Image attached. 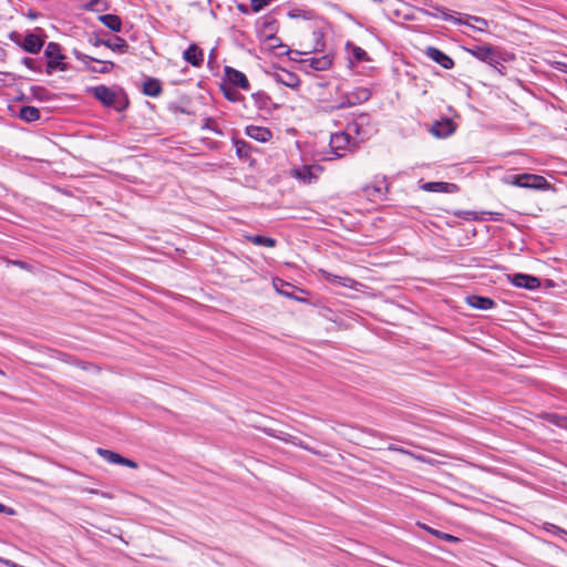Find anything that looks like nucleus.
Returning a JSON list of instances; mask_svg holds the SVG:
<instances>
[{
    "label": "nucleus",
    "instance_id": "nucleus-1",
    "mask_svg": "<svg viewBox=\"0 0 567 567\" xmlns=\"http://www.w3.org/2000/svg\"><path fill=\"white\" fill-rule=\"evenodd\" d=\"M466 51L478 61L488 65H497L501 64V62H509L515 58L513 53L491 44L473 45L472 48H466Z\"/></svg>",
    "mask_w": 567,
    "mask_h": 567
},
{
    "label": "nucleus",
    "instance_id": "nucleus-2",
    "mask_svg": "<svg viewBox=\"0 0 567 567\" xmlns=\"http://www.w3.org/2000/svg\"><path fill=\"white\" fill-rule=\"evenodd\" d=\"M433 9L436 12H426V14L434 18H441L444 21H451L454 24H466L481 32L485 31L488 25L487 20L481 17L470 14H464V18L461 14L455 17L454 14H451L446 8L439 6L433 7Z\"/></svg>",
    "mask_w": 567,
    "mask_h": 567
},
{
    "label": "nucleus",
    "instance_id": "nucleus-3",
    "mask_svg": "<svg viewBox=\"0 0 567 567\" xmlns=\"http://www.w3.org/2000/svg\"><path fill=\"white\" fill-rule=\"evenodd\" d=\"M346 130L350 134L357 144L368 140L372 134L371 118L367 113H360L350 122H348Z\"/></svg>",
    "mask_w": 567,
    "mask_h": 567
},
{
    "label": "nucleus",
    "instance_id": "nucleus-4",
    "mask_svg": "<svg viewBox=\"0 0 567 567\" xmlns=\"http://www.w3.org/2000/svg\"><path fill=\"white\" fill-rule=\"evenodd\" d=\"M87 92L91 93L104 106L114 107L117 111L123 110L127 103L125 102L122 104L120 101V94L113 89L103 84L89 87Z\"/></svg>",
    "mask_w": 567,
    "mask_h": 567
},
{
    "label": "nucleus",
    "instance_id": "nucleus-5",
    "mask_svg": "<svg viewBox=\"0 0 567 567\" xmlns=\"http://www.w3.org/2000/svg\"><path fill=\"white\" fill-rule=\"evenodd\" d=\"M73 54L76 60L81 61L85 65L87 71L93 73H110L115 66V64L112 61H103L95 59L91 55L82 53L76 49L73 50Z\"/></svg>",
    "mask_w": 567,
    "mask_h": 567
},
{
    "label": "nucleus",
    "instance_id": "nucleus-6",
    "mask_svg": "<svg viewBox=\"0 0 567 567\" xmlns=\"http://www.w3.org/2000/svg\"><path fill=\"white\" fill-rule=\"evenodd\" d=\"M513 185L522 187V188H530V189H548L550 187L549 183L544 176L536 174H518L512 177Z\"/></svg>",
    "mask_w": 567,
    "mask_h": 567
},
{
    "label": "nucleus",
    "instance_id": "nucleus-7",
    "mask_svg": "<svg viewBox=\"0 0 567 567\" xmlns=\"http://www.w3.org/2000/svg\"><path fill=\"white\" fill-rule=\"evenodd\" d=\"M322 173L320 165H301L291 169V176L303 184H312Z\"/></svg>",
    "mask_w": 567,
    "mask_h": 567
},
{
    "label": "nucleus",
    "instance_id": "nucleus-8",
    "mask_svg": "<svg viewBox=\"0 0 567 567\" xmlns=\"http://www.w3.org/2000/svg\"><path fill=\"white\" fill-rule=\"evenodd\" d=\"M357 142L353 137L348 134V131L344 128L342 132L333 133L330 137V147L338 157H341L343 154L341 152L349 150L351 146H357Z\"/></svg>",
    "mask_w": 567,
    "mask_h": 567
},
{
    "label": "nucleus",
    "instance_id": "nucleus-9",
    "mask_svg": "<svg viewBox=\"0 0 567 567\" xmlns=\"http://www.w3.org/2000/svg\"><path fill=\"white\" fill-rule=\"evenodd\" d=\"M13 37L19 38V34L12 33L11 39L25 52L37 54L41 51L44 40L33 32H28L22 42L14 40Z\"/></svg>",
    "mask_w": 567,
    "mask_h": 567
},
{
    "label": "nucleus",
    "instance_id": "nucleus-10",
    "mask_svg": "<svg viewBox=\"0 0 567 567\" xmlns=\"http://www.w3.org/2000/svg\"><path fill=\"white\" fill-rule=\"evenodd\" d=\"M389 184L386 183L385 176L375 177L371 185L363 187V194L371 200L383 199L388 193Z\"/></svg>",
    "mask_w": 567,
    "mask_h": 567
},
{
    "label": "nucleus",
    "instance_id": "nucleus-11",
    "mask_svg": "<svg viewBox=\"0 0 567 567\" xmlns=\"http://www.w3.org/2000/svg\"><path fill=\"white\" fill-rule=\"evenodd\" d=\"M90 43L94 47L104 45L117 53H126L130 49V45L126 42V40L117 35L109 40L94 37L90 39Z\"/></svg>",
    "mask_w": 567,
    "mask_h": 567
},
{
    "label": "nucleus",
    "instance_id": "nucleus-12",
    "mask_svg": "<svg viewBox=\"0 0 567 567\" xmlns=\"http://www.w3.org/2000/svg\"><path fill=\"white\" fill-rule=\"evenodd\" d=\"M225 79L234 87L248 91L250 85L247 76L241 71H238L231 66H225Z\"/></svg>",
    "mask_w": 567,
    "mask_h": 567
},
{
    "label": "nucleus",
    "instance_id": "nucleus-13",
    "mask_svg": "<svg viewBox=\"0 0 567 567\" xmlns=\"http://www.w3.org/2000/svg\"><path fill=\"white\" fill-rule=\"evenodd\" d=\"M97 454L101 457H103L106 462H109L111 464L124 465V466H127L130 468H137L138 467L137 463L134 462L133 460L123 457L118 453H115V452L106 450V449L99 447L97 449Z\"/></svg>",
    "mask_w": 567,
    "mask_h": 567
},
{
    "label": "nucleus",
    "instance_id": "nucleus-14",
    "mask_svg": "<svg viewBox=\"0 0 567 567\" xmlns=\"http://www.w3.org/2000/svg\"><path fill=\"white\" fill-rule=\"evenodd\" d=\"M425 54L427 58L440 64L445 70H451L454 68L453 59L435 47H427Z\"/></svg>",
    "mask_w": 567,
    "mask_h": 567
},
{
    "label": "nucleus",
    "instance_id": "nucleus-15",
    "mask_svg": "<svg viewBox=\"0 0 567 567\" xmlns=\"http://www.w3.org/2000/svg\"><path fill=\"white\" fill-rule=\"evenodd\" d=\"M509 280L514 286L528 290H535L540 286L537 277L526 274H514L509 276Z\"/></svg>",
    "mask_w": 567,
    "mask_h": 567
},
{
    "label": "nucleus",
    "instance_id": "nucleus-16",
    "mask_svg": "<svg viewBox=\"0 0 567 567\" xmlns=\"http://www.w3.org/2000/svg\"><path fill=\"white\" fill-rule=\"evenodd\" d=\"M455 131V124L451 118H443L442 121H436L432 125L430 132L440 138H444L453 134Z\"/></svg>",
    "mask_w": 567,
    "mask_h": 567
},
{
    "label": "nucleus",
    "instance_id": "nucleus-17",
    "mask_svg": "<svg viewBox=\"0 0 567 567\" xmlns=\"http://www.w3.org/2000/svg\"><path fill=\"white\" fill-rule=\"evenodd\" d=\"M421 189L431 193L453 194L458 190V186L454 183L446 182H427L421 185Z\"/></svg>",
    "mask_w": 567,
    "mask_h": 567
},
{
    "label": "nucleus",
    "instance_id": "nucleus-18",
    "mask_svg": "<svg viewBox=\"0 0 567 567\" xmlns=\"http://www.w3.org/2000/svg\"><path fill=\"white\" fill-rule=\"evenodd\" d=\"M274 80L287 87L296 89L300 85L299 76L290 71L281 70L272 74Z\"/></svg>",
    "mask_w": 567,
    "mask_h": 567
},
{
    "label": "nucleus",
    "instance_id": "nucleus-19",
    "mask_svg": "<svg viewBox=\"0 0 567 567\" xmlns=\"http://www.w3.org/2000/svg\"><path fill=\"white\" fill-rule=\"evenodd\" d=\"M183 59L193 66H200L204 62V52L197 44H190L184 52Z\"/></svg>",
    "mask_w": 567,
    "mask_h": 567
},
{
    "label": "nucleus",
    "instance_id": "nucleus-20",
    "mask_svg": "<svg viewBox=\"0 0 567 567\" xmlns=\"http://www.w3.org/2000/svg\"><path fill=\"white\" fill-rule=\"evenodd\" d=\"M466 303L475 309L488 310L495 307V301L488 297L478 295H468L465 298Z\"/></svg>",
    "mask_w": 567,
    "mask_h": 567
},
{
    "label": "nucleus",
    "instance_id": "nucleus-21",
    "mask_svg": "<svg viewBox=\"0 0 567 567\" xmlns=\"http://www.w3.org/2000/svg\"><path fill=\"white\" fill-rule=\"evenodd\" d=\"M246 134L258 142H267L271 138L272 133L270 130L256 125H248L246 127Z\"/></svg>",
    "mask_w": 567,
    "mask_h": 567
},
{
    "label": "nucleus",
    "instance_id": "nucleus-22",
    "mask_svg": "<svg viewBox=\"0 0 567 567\" xmlns=\"http://www.w3.org/2000/svg\"><path fill=\"white\" fill-rule=\"evenodd\" d=\"M303 62L309 63V66L316 71H326L332 64V60L328 54L319 58L306 59Z\"/></svg>",
    "mask_w": 567,
    "mask_h": 567
},
{
    "label": "nucleus",
    "instance_id": "nucleus-23",
    "mask_svg": "<svg viewBox=\"0 0 567 567\" xmlns=\"http://www.w3.org/2000/svg\"><path fill=\"white\" fill-rule=\"evenodd\" d=\"M99 21L113 32H120L122 30V20L116 14H101L99 16Z\"/></svg>",
    "mask_w": 567,
    "mask_h": 567
},
{
    "label": "nucleus",
    "instance_id": "nucleus-24",
    "mask_svg": "<svg viewBox=\"0 0 567 567\" xmlns=\"http://www.w3.org/2000/svg\"><path fill=\"white\" fill-rule=\"evenodd\" d=\"M162 91V83L157 79L150 78L143 84V93L147 96L156 97Z\"/></svg>",
    "mask_w": 567,
    "mask_h": 567
},
{
    "label": "nucleus",
    "instance_id": "nucleus-25",
    "mask_svg": "<svg viewBox=\"0 0 567 567\" xmlns=\"http://www.w3.org/2000/svg\"><path fill=\"white\" fill-rule=\"evenodd\" d=\"M44 55L47 56L48 61H60L65 58L62 53L61 45L56 42H49L47 44Z\"/></svg>",
    "mask_w": 567,
    "mask_h": 567
},
{
    "label": "nucleus",
    "instance_id": "nucleus-26",
    "mask_svg": "<svg viewBox=\"0 0 567 567\" xmlns=\"http://www.w3.org/2000/svg\"><path fill=\"white\" fill-rule=\"evenodd\" d=\"M348 95L352 101L353 105L362 104L371 97V91L367 87H355L349 92Z\"/></svg>",
    "mask_w": 567,
    "mask_h": 567
},
{
    "label": "nucleus",
    "instance_id": "nucleus-27",
    "mask_svg": "<svg viewBox=\"0 0 567 567\" xmlns=\"http://www.w3.org/2000/svg\"><path fill=\"white\" fill-rule=\"evenodd\" d=\"M19 116L25 122H34L40 118V111L34 106L24 105L20 109Z\"/></svg>",
    "mask_w": 567,
    "mask_h": 567
},
{
    "label": "nucleus",
    "instance_id": "nucleus-28",
    "mask_svg": "<svg viewBox=\"0 0 567 567\" xmlns=\"http://www.w3.org/2000/svg\"><path fill=\"white\" fill-rule=\"evenodd\" d=\"M544 420L557 427L567 430V415L558 413H546L544 415Z\"/></svg>",
    "mask_w": 567,
    "mask_h": 567
},
{
    "label": "nucleus",
    "instance_id": "nucleus-29",
    "mask_svg": "<svg viewBox=\"0 0 567 567\" xmlns=\"http://www.w3.org/2000/svg\"><path fill=\"white\" fill-rule=\"evenodd\" d=\"M247 240L257 246L275 247L276 239L262 235H249L246 237Z\"/></svg>",
    "mask_w": 567,
    "mask_h": 567
},
{
    "label": "nucleus",
    "instance_id": "nucleus-30",
    "mask_svg": "<svg viewBox=\"0 0 567 567\" xmlns=\"http://www.w3.org/2000/svg\"><path fill=\"white\" fill-rule=\"evenodd\" d=\"M312 50L315 52H323L326 48L324 33L321 29H315L312 31Z\"/></svg>",
    "mask_w": 567,
    "mask_h": 567
},
{
    "label": "nucleus",
    "instance_id": "nucleus-31",
    "mask_svg": "<svg viewBox=\"0 0 567 567\" xmlns=\"http://www.w3.org/2000/svg\"><path fill=\"white\" fill-rule=\"evenodd\" d=\"M236 154L241 159H247L250 157L251 145L245 141L237 140L235 141Z\"/></svg>",
    "mask_w": 567,
    "mask_h": 567
},
{
    "label": "nucleus",
    "instance_id": "nucleus-32",
    "mask_svg": "<svg viewBox=\"0 0 567 567\" xmlns=\"http://www.w3.org/2000/svg\"><path fill=\"white\" fill-rule=\"evenodd\" d=\"M251 97L255 102V105L259 109V110H262V109H267L268 107V104L270 102V97L269 95L264 92V91H258L256 93H252L251 94Z\"/></svg>",
    "mask_w": 567,
    "mask_h": 567
},
{
    "label": "nucleus",
    "instance_id": "nucleus-33",
    "mask_svg": "<svg viewBox=\"0 0 567 567\" xmlns=\"http://www.w3.org/2000/svg\"><path fill=\"white\" fill-rule=\"evenodd\" d=\"M220 89L223 91L224 96L230 102H238L241 99L240 93L229 84H221Z\"/></svg>",
    "mask_w": 567,
    "mask_h": 567
},
{
    "label": "nucleus",
    "instance_id": "nucleus-34",
    "mask_svg": "<svg viewBox=\"0 0 567 567\" xmlns=\"http://www.w3.org/2000/svg\"><path fill=\"white\" fill-rule=\"evenodd\" d=\"M426 530L441 540L449 542V543H458L460 542L458 537L453 536L451 534H447V533H444V532H441V530H437V529H434L431 527H427Z\"/></svg>",
    "mask_w": 567,
    "mask_h": 567
},
{
    "label": "nucleus",
    "instance_id": "nucleus-35",
    "mask_svg": "<svg viewBox=\"0 0 567 567\" xmlns=\"http://www.w3.org/2000/svg\"><path fill=\"white\" fill-rule=\"evenodd\" d=\"M274 286H275L277 292H279L280 295L292 298V292H291V290L293 289L292 285H290L284 280H278V282H276V281L274 282Z\"/></svg>",
    "mask_w": 567,
    "mask_h": 567
},
{
    "label": "nucleus",
    "instance_id": "nucleus-36",
    "mask_svg": "<svg viewBox=\"0 0 567 567\" xmlns=\"http://www.w3.org/2000/svg\"><path fill=\"white\" fill-rule=\"evenodd\" d=\"M55 70H59V71H68L69 70V64L63 62L62 60L60 61H48L47 62V74H52Z\"/></svg>",
    "mask_w": 567,
    "mask_h": 567
},
{
    "label": "nucleus",
    "instance_id": "nucleus-37",
    "mask_svg": "<svg viewBox=\"0 0 567 567\" xmlns=\"http://www.w3.org/2000/svg\"><path fill=\"white\" fill-rule=\"evenodd\" d=\"M22 63L30 70L34 71V72H41L42 71V65H41V62L35 60V59H32V58H29V56H24L22 58Z\"/></svg>",
    "mask_w": 567,
    "mask_h": 567
},
{
    "label": "nucleus",
    "instance_id": "nucleus-38",
    "mask_svg": "<svg viewBox=\"0 0 567 567\" xmlns=\"http://www.w3.org/2000/svg\"><path fill=\"white\" fill-rule=\"evenodd\" d=\"M544 529L546 532H548L553 535L559 536V537L567 536V530H565L564 528H561L555 524L546 523L544 526Z\"/></svg>",
    "mask_w": 567,
    "mask_h": 567
},
{
    "label": "nucleus",
    "instance_id": "nucleus-39",
    "mask_svg": "<svg viewBox=\"0 0 567 567\" xmlns=\"http://www.w3.org/2000/svg\"><path fill=\"white\" fill-rule=\"evenodd\" d=\"M353 59L358 62L369 61L368 53L360 47H354L352 51Z\"/></svg>",
    "mask_w": 567,
    "mask_h": 567
},
{
    "label": "nucleus",
    "instance_id": "nucleus-40",
    "mask_svg": "<svg viewBox=\"0 0 567 567\" xmlns=\"http://www.w3.org/2000/svg\"><path fill=\"white\" fill-rule=\"evenodd\" d=\"M350 106H354L352 101L350 100V96L348 95V93L341 97L340 102L336 105L332 106L333 110H339V109H346V107H350Z\"/></svg>",
    "mask_w": 567,
    "mask_h": 567
},
{
    "label": "nucleus",
    "instance_id": "nucleus-41",
    "mask_svg": "<svg viewBox=\"0 0 567 567\" xmlns=\"http://www.w3.org/2000/svg\"><path fill=\"white\" fill-rule=\"evenodd\" d=\"M327 279L331 282H338L340 284L341 286L343 287H349V284L350 281H352L350 278L348 277H339V276H329L327 277Z\"/></svg>",
    "mask_w": 567,
    "mask_h": 567
},
{
    "label": "nucleus",
    "instance_id": "nucleus-42",
    "mask_svg": "<svg viewBox=\"0 0 567 567\" xmlns=\"http://www.w3.org/2000/svg\"><path fill=\"white\" fill-rule=\"evenodd\" d=\"M288 16L290 18H302V19H309L310 18V12L308 11H303V10H299V9H296V10H290L288 12Z\"/></svg>",
    "mask_w": 567,
    "mask_h": 567
},
{
    "label": "nucleus",
    "instance_id": "nucleus-43",
    "mask_svg": "<svg viewBox=\"0 0 567 567\" xmlns=\"http://www.w3.org/2000/svg\"><path fill=\"white\" fill-rule=\"evenodd\" d=\"M101 2V0H90L87 3L83 6L85 11H94L95 7Z\"/></svg>",
    "mask_w": 567,
    "mask_h": 567
},
{
    "label": "nucleus",
    "instance_id": "nucleus-44",
    "mask_svg": "<svg viewBox=\"0 0 567 567\" xmlns=\"http://www.w3.org/2000/svg\"><path fill=\"white\" fill-rule=\"evenodd\" d=\"M12 265L21 268V269H24V270H31V266L29 264H27L25 261H22V260H13L11 261Z\"/></svg>",
    "mask_w": 567,
    "mask_h": 567
},
{
    "label": "nucleus",
    "instance_id": "nucleus-45",
    "mask_svg": "<svg viewBox=\"0 0 567 567\" xmlns=\"http://www.w3.org/2000/svg\"><path fill=\"white\" fill-rule=\"evenodd\" d=\"M495 72H497L499 75L506 74V68L504 66V62H501V64L497 65H491Z\"/></svg>",
    "mask_w": 567,
    "mask_h": 567
},
{
    "label": "nucleus",
    "instance_id": "nucleus-46",
    "mask_svg": "<svg viewBox=\"0 0 567 567\" xmlns=\"http://www.w3.org/2000/svg\"><path fill=\"white\" fill-rule=\"evenodd\" d=\"M0 513H6V514H9V515H12L14 512H13L12 508L7 507L6 505H3L0 502Z\"/></svg>",
    "mask_w": 567,
    "mask_h": 567
},
{
    "label": "nucleus",
    "instance_id": "nucleus-47",
    "mask_svg": "<svg viewBox=\"0 0 567 567\" xmlns=\"http://www.w3.org/2000/svg\"><path fill=\"white\" fill-rule=\"evenodd\" d=\"M210 122H212V118H206V122L203 125V128L213 130V127L210 126Z\"/></svg>",
    "mask_w": 567,
    "mask_h": 567
},
{
    "label": "nucleus",
    "instance_id": "nucleus-48",
    "mask_svg": "<svg viewBox=\"0 0 567 567\" xmlns=\"http://www.w3.org/2000/svg\"><path fill=\"white\" fill-rule=\"evenodd\" d=\"M398 447H399L398 445L390 444V445H389V447H388V450H389V451H393V452H398Z\"/></svg>",
    "mask_w": 567,
    "mask_h": 567
},
{
    "label": "nucleus",
    "instance_id": "nucleus-49",
    "mask_svg": "<svg viewBox=\"0 0 567 567\" xmlns=\"http://www.w3.org/2000/svg\"><path fill=\"white\" fill-rule=\"evenodd\" d=\"M398 447H399L398 445L390 444V445H389V447H388V450H389V451H393V452H398Z\"/></svg>",
    "mask_w": 567,
    "mask_h": 567
},
{
    "label": "nucleus",
    "instance_id": "nucleus-50",
    "mask_svg": "<svg viewBox=\"0 0 567 567\" xmlns=\"http://www.w3.org/2000/svg\"><path fill=\"white\" fill-rule=\"evenodd\" d=\"M398 452H399V453H402V454H410V452H409V451L404 450V449H403V447H401V446H399V447H398Z\"/></svg>",
    "mask_w": 567,
    "mask_h": 567
},
{
    "label": "nucleus",
    "instance_id": "nucleus-51",
    "mask_svg": "<svg viewBox=\"0 0 567 567\" xmlns=\"http://www.w3.org/2000/svg\"><path fill=\"white\" fill-rule=\"evenodd\" d=\"M39 14L37 12H30L29 17L35 19Z\"/></svg>",
    "mask_w": 567,
    "mask_h": 567
},
{
    "label": "nucleus",
    "instance_id": "nucleus-52",
    "mask_svg": "<svg viewBox=\"0 0 567 567\" xmlns=\"http://www.w3.org/2000/svg\"><path fill=\"white\" fill-rule=\"evenodd\" d=\"M0 374H1V375H3V374H4V372H3L1 369H0Z\"/></svg>",
    "mask_w": 567,
    "mask_h": 567
},
{
    "label": "nucleus",
    "instance_id": "nucleus-53",
    "mask_svg": "<svg viewBox=\"0 0 567 567\" xmlns=\"http://www.w3.org/2000/svg\"><path fill=\"white\" fill-rule=\"evenodd\" d=\"M374 2H382V0H373Z\"/></svg>",
    "mask_w": 567,
    "mask_h": 567
}]
</instances>
